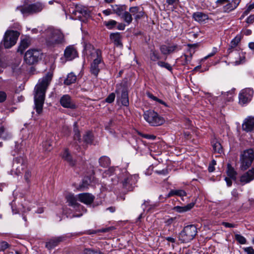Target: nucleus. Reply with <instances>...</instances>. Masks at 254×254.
<instances>
[{"instance_id": "44", "label": "nucleus", "mask_w": 254, "mask_h": 254, "mask_svg": "<svg viewBox=\"0 0 254 254\" xmlns=\"http://www.w3.org/2000/svg\"><path fill=\"white\" fill-rule=\"evenodd\" d=\"M235 9V8L232 2H228L223 7V10L225 12H229Z\"/></svg>"}, {"instance_id": "16", "label": "nucleus", "mask_w": 254, "mask_h": 254, "mask_svg": "<svg viewBox=\"0 0 254 254\" xmlns=\"http://www.w3.org/2000/svg\"><path fill=\"white\" fill-rule=\"evenodd\" d=\"M181 47L177 44H174L172 46H167L166 45H162L160 47L161 52L163 55H168L175 51L181 50Z\"/></svg>"}, {"instance_id": "8", "label": "nucleus", "mask_w": 254, "mask_h": 254, "mask_svg": "<svg viewBox=\"0 0 254 254\" xmlns=\"http://www.w3.org/2000/svg\"><path fill=\"white\" fill-rule=\"evenodd\" d=\"M44 7V5L41 2H37L35 3L20 6L17 7V9H19L23 14H33L41 11Z\"/></svg>"}, {"instance_id": "15", "label": "nucleus", "mask_w": 254, "mask_h": 254, "mask_svg": "<svg viewBox=\"0 0 254 254\" xmlns=\"http://www.w3.org/2000/svg\"><path fill=\"white\" fill-rule=\"evenodd\" d=\"M77 52L72 46L67 47L64 52V56L66 61H71L77 57Z\"/></svg>"}, {"instance_id": "14", "label": "nucleus", "mask_w": 254, "mask_h": 254, "mask_svg": "<svg viewBox=\"0 0 254 254\" xmlns=\"http://www.w3.org/2000/svg\"><path fill=\"white\" fill-rule=\"evenodd\" d=\"M61 105L66 108L74 109L76 108V105L71 97L68 95H64L60 99Z\"/></svg>"}, {"instance_id": "61", "label": "nucleus", "mask_w": 254, "mask_h": 254, "mask_svg": "<svg viewBox=\"0 0 254 254\" xmlns=\"http://www.w3.org/2000/svg\"><path fill=\"white\" fill-rule=\"evenodd\" d=\"M214 170H215L214 166L213 165H212V164H209L208 168V171L209 172H212L214 171Z\"/></svg>"}, {"instance_id": "19", "label": "nucleus", "mask_w": 254, "mask_h": 254, "mask_svg": "<svg viewBox=\"0 0 254 254\" xmlns=\"http://www.w3.org/2000/svg\"><path fill=\"white\" fill-rule=\"evenodd\" d=\"M129 12L132 15L134 16L135 20H138L142 17L144 15V11L143 8H141L139 6H132L130 7L129 9Z\"/></svg>"}, {"instance_id": "46", "label": "nucleus", "mask_w": 254, "mask_h": 254, "mask_svg": "<svg viewBox=\"0 0 254 254\" xmlns=\"http://www.w3.org/2000/svg\"><path fill=\"white\" fill-rule=\"evenodd\" d=\"M235 238L241 244H245L247 242L246 238L241 235L235 234Z\"/></svg>"}, {"instance_id": "40", "label": "nucleus", "mask_w": 254, "mask_h": 254, "mask_svg": "<svg viewBox=\"0 0 254 254\" xmlns=\"http://www.w3.org/2000/svg\"><path fill=\"white\" fill-rule=\"evenodd\" d=\"M83 141L86 144H91L93 141V135L91 132L88 131L83 136Z\"/></svg>"}, {"instance_id": "2", "label": "nucleus", "mask_w": 254, "mask_h": 254, "mask_svg": "<svg viewBox=\"0 0 254 254\" xmlns=\"http://www.w3.org/2000/svg\"><path fill=\"white\" fill-rule=\"evenodd\" d=\"M46 45L54 48L64 42V35L61 30L50 27L45 30Z\"/></svg>"}, {"instance_id": "43", "label": "nucleus", "mask_w": 254, "mask_h": 254, "mask_svg": "<svg viewBox=\"0 0 254 254\" xmlns=\"http://www.w3.org/2000/svg\"><path fill=\"white\" fill-rule=\"evenodd\" d=\"M213 149L215 152H217L218 153H221L222 152V147L221 144L217 141H216L215 143H213Z\"/></svg>"}, {"instance_id": "60", "label": "nucleus", "mask_w": 254, "mask_h": 254, "mask_svg": "<svg viewBox=\"0 0 254 254\" xmlns=\"http://www.w3.org/2000/svg\"><path fill=\"white\" fill-rule=\"evenodd\" d=\"M241 1V0H233L231 2L234 5V7H235V8H236L237 6L239 5Z\"/></svg>"}, {"instance_id": "13", "label": "nucleus", "mask_w": 254, "mask_h": 254, "mask_svg": "<svg viewBox=\"0 0 254 254\" xmlns=\"http://www.w3.org/2000/svg\"><path fill=\"white\" fill-rule=\"evenodd\" d=\"M137 181V176L129 175L127 176L123 181V187L127 190L131 191Z\"/></svg>"}, {"instance_id": "28", "label": "nucleus", "mask_w": 254, "mask_h": 254, "mask_svg": "<svg viewBox=\"0 0 254 254\" xmlns=\"http://www.w3.org/2000/svg\"><path fill=\"white\" fill-rule=\"evenodd\" d=\"M194 205V203L191 202L184 206H175L174 209L178 212L182 213L190 210Z\"/></svg>"}, {"instance_id": "45", "label": "nucleus", "mask_w": 254, "mask_h": 254, "mask_svg": "<svg viewBox=\"0 0 254 254\" xmlns=\"http://www.w3.org/2000/svg\"><path fill=\"white\" fill-rule=\"evenodd\" d=\"M178 221V218L177 217H171L166 219L164 223L167 226H169L172 224H175Z\"/></svg>"}, {"instance_id": "21", "label": "nucleus", "mask_w": 254, "mask_h": 254, "mask_svg": "<svg viewBox=\"0 0 254 254\" xmlns=\"http://www.w3.org/2000/svg\"><path fill=\"white\" fill-rule=\"evenodd\" d=\"M254 127V117H249L246 119L242 125L243 130L248 132L251 131Z\"/></svg>"}, {"instance_id": "27", "label": "nucleus", "mask_w": 254, "mask_h": 254, "mask_svg": "<svg viewBox=\"0 0 254 254\" xmlns=\"http://www.w3.org/2000/svg\"><path fill=\"white\" fill-rule=\"evenodd\" d=\"M114 13L120 16H122L124 11L126 10V6L125 5L115 4L112 6Z\"/></svg>"}, {"instance_id": "41", "label": "nucleus", "mask_w": 254, "mask_h": 254, "mask_svg": "<svg viewBox=\"0 0 254 254\" xmlns=\"http://www.w3.org/2000/svg\"><path fill=\"white\" fill-rule=\"evenodd\" d=\"M73 131L74 132V139L77 140L79 143L81 142V138L79 130L77 127V123H74Z\"/></svg>"}, {"instance_id": "36", "label": "nucleus", "mask_w": 254, "mask_h": 254, "mask_svg": "<svg viewBox=\"0 0 254 254\" xmlns=\"http://www.w3.org/2000/svg\"><path fill=\"white\" fill-rule=\"evenodd\" d=\"M67 201L69 205L75 207L78 206L79 204L77 202V199L73 194H69L66 196Z\"/></svg>"}, {"instance_id": "59", "label": "nucleus", "mask_w": 254, "mask_h": 254, "mask_svg": "<svg viewBox=\"0 0 254 254\" xmlns=\"http://www.w3.org/2000/svg\"><path fill=\"white\" fill-rule=\"evenodd\" d=\"M112 227H108L106 228L101 229L98 230V232L101 233H106L110 231V230H112Z\"/></svg>"}, {"instance_id": "63", "label": "nucleus", "mask_w": 254, "mask_h": 254, "mask_svg": "<svg viewBox=\"0 0 254 254\" xmlns=\"http://www.w3.org/2000/svg\"><path fill=\"white\" fill-rule=\"evenodd\" d=\"M165 239L167 241H168V242H171L173 243H174L176 242V240L174 238L171 237H166Z\"/></svg>"}, {"instance_id": "51", "label": "nucleus", "mask_w": 254, "mask_h": 254, "mask_svg": "<svg viewBox=\"0 0 254 254\" xmlns=\"http://www.w3.org/2000/svg\"><path fill=\"white\" fill-rule=\"evenodd\" d=\"M246 22L247 24L246 27H248L250 24H253L254 22V14H251L249 17H248L246 20Z\"/></svg>"}, {"instance_id": "3", "label": "nucleus", "mask_w": 254, "mask_h": 254, "mask_svg": "<svg viewBox=\"0 0 254 254\" xmlns=\"http://www.w3.org/2000/svg\"><path fill=\"white\" fill-rule=\"evenodd\" d=\"M89 58L93 61L91 64L90 72L96 77L100 71L99 64L103 62L101 51L93 48L89 55Z\"/></svg>"}, {"instance_id": "52", "label": "nucleus", "mask_w": 254, "mask_h": 254, "mask_svg": "<svg viewBox=\"0 0 254 254\" xmlns=\"http://www.w3.org/2000/svg\"><path fill=\"white\" fill-rule=\"evenodd\" d=\"M9 244L5 241L0 242V251H4L9 247Z\"/></svg>"}, {"instance_id": "7", "label": "nucleus", "mask_w": 254, "mask_h": 254, "mask_svg": "<svg viewBox=\"0 0 254 254\" xmlns=\"http://www.w3.org/2000/svg\"><path fill=\"white\" fill-rule=\"evenodd\" d=\"M254 159V150L252 149L245 150L240 156L241 167L243 170L247 169L252 164Z\"/></svg>"}, {"instance_id": "58", "label": "nucleus", "mask_w": 254, "mask_h": 254, "mask_svg": "<svg viewBox=\"0 0 254 254\" xmlns=\"http://www.w3.org/2000/svg\"><path fill=\"white\" fill-rule=\"evenodd\" d=\"M222 225L227 228H234L236 226V225L228 222H223Z\"/></svg>"}, {"instance_id": "57", "label": "nucleus", "mask_w": 254, "mask_h": 254, "mask_svg": "<svg viewBox=\"0 0 254 254\" xmlns=\"http://www.w3.org/2000/svg\"><path fill=\"white\" fill-rule=\"evenodd\" d=\"M244 251L247 254H254V250L252 247L246 248L244 249Z\"/></svg>"}, {"instance_id": "29", "label": "nucleus", "mask_w": 254, "mask_h": 254, "mask_svg": "<svg viewBox=\"0 0 254 254\" xmlns=\"http://www.w3.org/2000/svg\"><path fill=\"white\" fill-rule=\"evenodd\" d=\"M83 254H105L99 248H84L82 252Z\"/></svg>"}, {"instance_id": "35", "label": "nucleus", "mask_w": 254, "mask_h": 254, "mask_svg": "<svg viewBox=\"0 0 254 254\" xmlns=\"http://www.w3.org/2000/svg\"><path fill=\"white\" fill-rule=\"evenodd\" d=\"M121 100L123 105L125 106H127L128 105L129 101L128 93L125 89L122 90Z\"/></svg>"}, {"instance_id": "31", "label": "nucleus", "mask_w": 254, "mask_h": 254, "mask_svg": "<svg viewBox=\"0 0 254 254\" xmlns=\"http://www.w3.org/2000/svg\"><path fill=\"white\" fill-rule=\"evenodd\" d=\"M77 77L73 72L68 73L66 79L64 81V84L66 85H69L74 83L76 81Z\"/></svg>"}, {"instance_id": "53", "label": "nucleus", "mask_w": 254, "mask_h": 254, "mask_svg": "<svg viewBox=\"0 0 254 254\" xmlns=\"http://www.w3.org/2000/svg\"><path fill=\"white\" fill-rule=\"evenodd\" d=\"M31 177V172L30 170H27L26 171L24 174V179L25 181L29 183L30 182V178Z\"/></svg>"}, {"instance_id": "26", "label": "nucleus", "mask_w": 254, "mask_h": 254, "mask_svg": "<svg viewBox=\"0 0 254 254\" xmlns=\"http://www.w3.org/2000/svg\"><path fill=\"white\" fill-rule=\"evenodd\" d=\"M192 17L195 21L199 22H204L208 19V16L207 14L201 12H194L193 14Z\"/></svg>"}, {"instance_id": "12", "label": "nucleus", "mask_w": 254, "mask_h": 254, "mask_svg": "<svg viewBox=\"0 0 254 254\" xmlns=\"http://www.w3.org/2000/svg\"><path fill=\"white\" fill-rule=\"evenodd\" d=\"M253 93V90L250 88L242 90L239 95V104L244 105L249 103L252 99Z\"/></svg>"}, {"instance_id": "37", "label": "nucleus", "mask_w": 254, "mask_h": 254, "mask_svg": "<svg viewBox=\"0 0 254 254\" xmlns=\"http://www.w3.org/2000/svg\"><path fill=\"white\" fill-rule=\"evenodd\" d=\"M227 175L232 179L236 180L237 172L230 164H227Z\"/></svg>"}, {"instance_id": "33", "label": "nucleus", "mask_w": 254, "mask_h": 254, "mask_svg": "<svg viewBox=\"0 0 254 254\" xmlns=\"http://www.w3.org/2000/svg\"><path fill=\"white\" fill-rule=\"evenodd\" d=\"M99 163L100 166L103 168H106L110 165L111 160L108 157L103 156L99 158Z\"/></svg>"}, {"instance_id": "64", "label": "nucleus", "mask_w": 254, "mask_h": 254, "mask_svg": "<svg viewBox=\"0 0 254 254\" xmlns=\"http://www.w3.org/2000/svg\"><path fill=\"white\" fill-rule=\"evenodd\" d=\"M249 48L254 52V42H250L249 43Z\"/></svg>"}, {"instance_id": "32", "label": "nucleus", "mask_w": 254, "mask_h": 254, "mask_svg": "<svg viewBox=\"0 0 254 254\" xmlns=\"http://www.w3.org/2000/svg\"><path fill=\"white\" fill-rule=\"evenodd\" d=\"M187 195L186 192L183 190H173L166 195L167 198L172 196L177 195L179 196H184Z\"/></svg>"}, {"instance_id": "49", "label": "nucleus", "mask_w": 254, "mask_h": 254, "mask_svg": "<svg viewBox=\"0 0 254 254\" xmlns=\"http://www.w3.org/2000/svg\"><path fill=\"white\" fill-rule=\"evenodd\" d=\"M254 9V2L249 3L246 6V9L244 11V14H248Z\"/></svg>"}, {"instance_id": "22", "label": "nucleus", "mask_w": 254, "mask_h": 254, "mask_svg": "<svg viewBox=\"0 0 254 254\" xmlns=\"http://www.w3.org/2000/svg\"><path fill=\"white\" fill-rule=\"evenodd\" d=\"M62 158L66 161L71 166H75L76 161L73 160L67 149H65L62 155Z\"/></svg>"}, {"instance_id": "6", "label": "nucleus", "mask_w": 254, "mask_h": 254, "mask_svg": "<svg viewBox=\"0 0 254 254\" xmlns=\"http://www.w3.org/2000/svg\"><path fill=\"white\" fill-rule=\"evenodd\" d=\"M19 35L20 33L17 31H6L3 40L4 47L8 49L14 46L16 44Z\"/></svg>"}, {"instance_id": "17", "label": "nucleus", "mask_w": 254, "mask_h": 254, "mask_svg": "<svg viewBox=\"0 0 254 254\" xmlns=\"http://www.w3.org/2000/svg\"><path fill=\"white\" fill-rule=\"evenodd\" d=\"M78 198L80 202L86 204H91L95 199L94 196L89 193H80L78 195Z\"/></svg>"}, {"instance_id": "38", "label": "nucleus", "mask_w": 254, "mask_h": 254, "mask_svg": "<svg viewBox=\"0 0 254 254\" xmlns=\"http://www.w3.org/2000/svg\"><path fill=\"white\" fill-rule=\"evenodd\" d=\"M121 18L127 24H130L133 19L131 14L129 12L126 11L124 12L123 14L121 16Z\"/></svg>"}, {"instance_id": "25", "label": "nucleus", "mask_w": 254, "mask_h": 254, "mask_svg": "<svg viewBox=\"0 0 254 254\" xmlns=\"http://www.w3.org/2000/svg\"><path fill=\"white\" fill-rule=\"evenodd\" d=\"M110 39L117 46H122L121 43L122 36L120 33H112L110 34Z\"/></svg>"}, {"instance_id": "4", "label": "nucleus", "mask_w": 254, "mask_h": 254, "mask_svg": "<svg viewBox=\"0 0 254 254\" xmlns=\"http://www.w3.org/2000/svg\"><path fill=\"white\" fill-rule=\"evenodd\" d=\"M197 233V228L195 225H188L179 233L178 239L182 243H189L194 238Z\"/></svg>"}, {"instance_id": "1", "label": "nucleus", "mask_w": 254, "mask_h": 254, "mask_svg": "<svg viewBox=\"0 0 254 254\" xmlns=\"http://www.w3.org/2000/svg\"><path fill=\"white\" fill-rule=\"evenodd\" d=\"M53 76V74L52 72H47L45 76L39 80L38 84H37L35 87L34 108L38 114H40L42 113L46 91L52 79Z\"/></svg>"}, {"instance_id": "24", "label": "nucleus", "mask_w": 254, "mask_h": 254, "mask_svg": "<svg viewBox=\"0 0 254 254\" xmlns=\"http://www.w3.org/2000/svg\"><path fill=\"white\" fill-rule=\"evenodd\" d=\"M11 136V133L9 132L7 127L2 124H0V138L3 140H6L9 139Z\"/></svg>"}, {"instance_id": "55", "label": "nucleus", "mask_w": 254, "mask_h": 254, "mask_svg": "<svg viewBox=\"0 0 254 254\" xmlns=\"http://www.w3.org/2000/svg\"><path fill=\"white\" fill-rule=\"evenodd\" d=\"M7 95L4 91H0V103H3L6 99Z\"/></svg>"}, {"instance_id": "56", "label": "nucleus", "mask_w": 254, "mask_h": 254, "mask_svg": "<svg viewBox=\"0 0 254 254\" xmlns=\"http://www.w3.org/2000/svg\"><path fill=\"white\" fill-rule=\"evenodd\" d=\"M43 146L46 151H50L51 149V145L49 141L44 142Z\"/></svg>"}, {"instance_id": "10", "label": "nucleus", "mask_w": 254, "mask_h": 254, "mask_svg": "<svg viewBox=\"0 0 254 254\" xmlns=\"http://www.w3.org/2000/svg\"><path fill=\"white\" fill-rule=\"evenodd\" d=\"M70 12L75 16V18H78L80 20H84V18L89 16V11L85 7L82 5H75L74 8L69 9Z\"/></svg>"}, {"instance_id": "30", "label": "nucleus", "mask_w": 254, "mask_h": 254, "mask_svg": "<svg viewBox=\"0 0 254 254\" xmlns=\"http://www.w3.org/2000/svg\"><path fill=\"white\" fill-rule=\"evenodd\" d=\"M30 44V40L29 39H24L21 41L17 51L22 54L23 51L27 48Z\"/></svg>"}, {"instance_id": "48", "label": "nucleus", "mask_w": 254, "mask_h": 254, "mask_svg": "<svg viewBox=\"0 0 254 254\" xmlns=\"http://www.w3.org/2000/svg\"><path fill=\"white\" fill-rule=\"evenodd\" d=\"M105 25L109 28L112 29L117 24V22L114 20H110L108 21H105L104 22Z\"/></svg>"}, {"instance_id": "11", "label": "nucleus", "mask_w": 254, "mask_h": 254, "mask_svg": "<svg viewBox=\"0 0 254 254\" xmlns=\"http://www.w3.org/2000/svg\"><path fill=\"white\" fill-rule=\"evenodd\" d=\"M40 53L35 49H31L27 51L24 56V61L29 65L37 63L39 60Z\"/></svg>"}, {"instance_id": "50", "label": "nucleus", "mask_w": 254, "mask_h": 254, "mask_svg": "<svg viewBox=\"0 0 254 254\" xmlns=\"http://www.w3.org/2000/svg\"><path fill=\"white\" fill-rule=\"evenodd\" d=\"M166 3L174 7H176L180 3V0H166Z\"/></svg>"}, {"instance_id": "42", "label": "nucleus", "mask_w": 254, "mask_h": 254, "mask_svg": "<svg viewBox=\"0 0 254 254\" xmlns=\"http://www.w3.org/2000/svg\"><path fill=\"white\" fill-rule=\"evenodd\" d=\"M150 58L151 61L155 62L159 60L160 57L156 50H151L150 53Z\"/></svg>"}, {"instance_id": "5", "label": "nucleus", "mask_w": 254, "mask_h": 254, "mask_svg": "<svg viewBox=\"0 0 254 254\" xmlns=\"http://www.w3.org/2000/svg\"><path fill=\"white\" fill-rule=\"evenodd\" d=\"M144 119L152 126H158L162 125L164 120L153 110L146 111L144 113Z\"/></svg>"}, {"instance_id": "39", "label": "nucleus", "mask_w": 254, "mask_h": 254, "mask_svg": "<svg viewBox=\"0 0 254 254\" xmlns=\"http://www.w3.org/2000/svg\"><path fill=\"white\" fill-rule=\"evenodd\" d=\"M91 183L90 178L88 177H84L82 184L80 185L79 188L81 190H83L85 189L88 188L90 183Z\"/></svg>"}, {"instance_id": "9", "label": "nucleus", "mask_w": 254, "mask_h": 254, "mask_svg": "<svg viewBox=\"0 0 254 254\" xmlns=\"http://www.w3.org/2000/svg\"><path fill=\"white\" fill-rule=\"evenodd\" d=\"M27 166V159L23 157H17L13 161V169H15V173L20 175Z\"/></svg>"}, {"instance_id": "47", "label": "nucleus", "mask_w": 254, "mask_h": 254, "mask_svg": "<svg viewBox=\"0 0 254 254\" xmlns=\"http://www.w3.org/2000/svg\"><path fill=\"white\" fill-rule=\"evenodd\" d=\"M158 64L161 67H164L169 71H171L172 69V66L170 64L168 63L162 62V61H159L158 62Z\"/></svg>"}, {"instance_id": "54", "label": "nucleus", "mask_w": 254, "mask_h": 254, "mask_svg": "<svg viewBox=\"0 0 254 254\" xmlns=\"http://www.w3.org/2000/svg\"><path fill=\"white\" fill-rule=\"evenodd\" d=\"M115 98V94L113 93L110 94L106 99V101L109 103H112Z\"/></svg>"}, {"instance_id": "18", "label": "nucleus", "mask_w": 254, "mask_h": 254, "mask_svg": "<svg viewBox=\"0 0 254 254\" xmlns=\"http://www.w3.org/2000/svg\"><path fill=\"white\" fill-rule=\"evenodd\" d=\"M253 180H254V168L249 170L244 174L240 178V182L242 185H245Z\"/></svg>"}, {"instance_id": "62", "label": "nucleus", "mask_w": 254, "mask_h": 254, "mask_svg": "<svg viewBox=\"0 0 254 254\" xmlns=\"http://www.w3.org/2000/svg\"><path fill=\"white\" fill-rule=\"evenodd\" d=\"M229 2L228 0H217V3L218 4L222 5Z\"/></svg>"}, {"instance_id": "34", "label": "nucleus", "mask_w": 254, "mask_h": 254, "mask_svg": "<svg viewBox=\"0 0 254 254\" xmlns=\"http://www.w3.org/2000/svg\"><path fill=\"white\" fill-rule=\"evenodd\" d=\"M236 54L238 55V58H235V60L234 62L235 65H239L245 62V56L243 53L239 52V51H236Z\"/></svg>"}, {"instance_id": "23", "label": "nucleus", "mask_w": 254, "mask_h": 254, "mask_svg": "<svg viewBox=\"0 0 254 254\" xmlns=\"http://www.w3.org/2000/svg\"><path fill=\"white\" fill-rule=\"evenodd\" d=\"M241 40V36L237 35L230 42L229 47L227 50V53L230 54L233 52L238 45Z\"/></svg>"}, {"instance_id": "20", "label": "nucleus", "mask_w": 254, "mask_h": 254, "mask_svg": "<svg viewBox=\"0 0 254 254\" xmlns=\"http://www.w3.org/2000/svg\"><path fill=\"white\" fill-rule=\"evenodd\" d=\"M64 239V237L62 236L52 238L46 242V247L49 250H51L58 246L60 242L63 241Z\"/></svg>"}]
</instances>
